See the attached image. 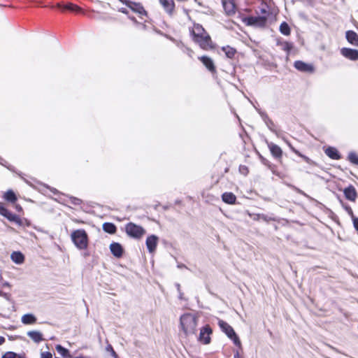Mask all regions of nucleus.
Segmentation results:
<instances>
[{
  "instance_id": "f257e3e1",
  "label": "nucleus",
  "mask_w": 358,
  "mask_h": 358,
  "mask_svg": "<svg viewBox=\"0 0 358 358\" xmlns=\"http://www.w3.org/2000/svg\"><path fill=\"white\" fill-rule=\"evenodd\" d=\"M180 326L185 336L196 334L197 317L191 313H185L180 317Z\"/></svg>"
},
{
  "instance_id": "ddd939ff",
  "label": "nucleus",
  "mask_w": 358,
  "mask_h": 358,
  "mask_svg": "<svg viewBox=\"0 0 358 358\" xmlns=\"http://www.w3.org/2000/svg\"><path fill=\"white\" fill-rule=\"evenodd\" d=\"M294 66L297 70L302 72H313L314 70L311 64H306L302 61H296Z\"/></svg>"
},
{
  "instance_id": "20e7f679",
  "label": "nucleus",
  "mask_w": 358,
  "mask_h": 358,
  "mask_svg": "<svg viewBox=\"0 0 358 358\" xmlns=\"http://www.w3.org/2000/svg\"><path fill=\"white\" fill-rule=\"evenodd\" d=\"M267 22L266 16L248 17L244 19V22L248 26L264 27Z\"/></svg>"
},
{
  "instance_id": "09e8293b",
  "label": "nucleus",
  "mask_w": 358,
  "mask_h": 358,
  "mask_svg": "<svg viewBox=\"0 0 358 358\" xmlns=\"http://www.w3.org/2000/svg\"><path fill=\"white\" fill-rule=\"evenodd\" d=\"M261 11H262V13H266V10L265 9H264V8L262 9Z\"/></svg>"
},
{
  "instance_id": "3c124183",
  "label": "nucleus",
  "mask_w": 358,
  "mask_h": 358,
  "mask_svg": "<svg viewBox=\"0 0 358 358\" xmlns=\"http://www.w3.org/2000/svg\"><path fill=\"white\" fill-rule=\"evenodd\" d=\"M75 358H83V357H75Z\"/></svg>"
},
{
  "instance_id": "39448f33",
  "label": "nucleus",
  "mask_w": 358,
  "mask_h": 358,
  "mask_svg": "<svg viewBox=\"0 0 358 358\" xmlns=\"http://www.w3.org/2000/svg\"><path fill=\"white\" fill-rule=\"evenodd\" d=\"M212 334V329L208 326L206 325L201 329L199 336L198 338V340L203 343V344H208L210 342V334Z\"/></svg>"
},
{
  "instance_id": "79ce46f5",
  "label": "nucleus",
  "mask_w": 358,
  "mask_h": 358,
  "mask_svg": "<svg viewBox=\"0 0 358 358\" xmlns=\"http://www.w3.org/2000/svg\"><path fill=\"white\" fill-rule=\"evenodd\" d=\"M299 156L301 157L303 159H304L307 162H310V159L308 157L304 156L301 154H299Z\"/></svg>"
},
{
  "instance_id": "393cba45",
  "label": "nucleus",
  "mask_w": 358,
  "mask_h": 358,
  "mask_svg": "<svg viewBox=\"0 0 358 358\" xmlns=\"http://www.w3.org/2000/svg\"><path fill=\"white\" fill-rule=\"evenodd\" d=\"M10 258L13 262L17 264L23 263L24 260V257L20 252H13L10 255Z\"/></svg>"
},
{
  "instance_id": "c03bdc74",
  "label": "nucleus",
  "mask_w": 358,
  "mask_h": 358,
  "mask_svg": "<svg viewBox=\"0 0 358 358\" xmlns=\"http://www.w3.org/2000/svg\"><path fill=\"white\" fill-rule=\"evenodd\" d=\"M5 341L6 339L4 337L0 336V345H1L5 342Z\"/></svg>"
},
{
  "instance_id": "a18cd8bd",
  "label": "nucleus",
  "mask_w": 358,
  "mask_h": 358,
  "mask_svg": "<svg viewBox=\"0 0 358 358\" xmlns=\"http://www.w3.org/2000/svg\"><path fill=\"white\" fill-rule=\"evenodd\" d=\"M234 358H240V355L238 352L234 355Z\"/></svg>"
},
{
  "instance_id": "423d86ee",
  "label": "nucleus",
  "mask_w": 358,
  "mask_h": 358,
  "mask_svg": "<svg viewBox=\"0 0 358 358\" xmlns=\"http://www.w3.org/2000/svg\"><path fill=\"white\" fill-rule=\"evenodd\" d=\"M0 215L6 217L10 222L17 223L18 224H21L20 218L17 215L11 213L2 205H0Z\"/></svg>"
},
{
  "instance_id": "58836bf2",
  "label": "nucleus",
  "mask_w": 358,
  "mask_h": 358,
  "mask_svg": "<svg viewBox=\"0 0 358 358\" xmlns=\"http://www.w3.org/2000/svg\"><path fill=\"white\" fill-rule=\"evenodd\" d=\"M108 355L110 357L108 358H117V355L116 354L114 350H113V351H110V353H108Z\"/></svg>"
},
{
  "instance_id": "6ab92c4d",
  "label": "nucleus",
  "mask_w": 358,
  "mask_h": 358,
  "mask_svg": "<svg viewBox=\"0 0 358 358\" xmlns=\"http://www.w3.org/2000/svg\"><path fill=\"white\" fill-rule=\"evenodd\" d=\"M346 39L350 44L358 46V35L356 32L348 31L346 32Z\"/></svg>"
},
{
  "instance_id": "de8ad7c7",
  "label": "nucleus",
  "mask_w": 358,
  "mask_h": 358,
  "mask_svg": "<svg viewBox=\"0 0 358 358\" xmlns=\"http://www.w3.org/2000/svg\"><path fill=\"white\" fill-rule=\"evenodd\" d=\"M178 268H186L185 265H184V264H179V265L178 266Z\"/></svg>"
},
{
  "instance_id": "b1692460",
  "label": "nucleus",
  "mask_w": 358,
  "mask_h": 358,
  "mask_svg": "<svg viewBox=\"0 0 358 358\" xmlns=\"http://www.w3.org/2000/svg\"><path fill=\"white\" fill-rule=\"evenodd\" d=\"M277 45L280 46L282 50L287 52V55H289L290 50L293 48V44L292 43L285 41L278 40Z\"/></svg>"
},
{
  "instance_id": "f3484780",
  "label": "nucleus",
  "mask_w": 358,
  "mask_h": 358,
  "mask_svg": "<svg viewBox=\"0 0 358 358\" xmlns=\"http://www.w3.org/2000/svg\"><path fill=\"white\" fill-rule=\"evenodd\" d=\"M268 146L272 155L275 159H280L282 157V150L278 145L273 143H268Z\"/></svg>"
},
{
  "instance_id": "a19ab883",
  "label": "nucleus",
  "mask_w": 358,
  "mask_h": 358,
  "mask_svg": "<svg viewBox=\"0 0 358 358\" xmlns=\"http://www.w3.org/2000/svg\"><path fill=\"white\" fill-rule=\"evenodd\" d=\"M113 348L111 345H108V346L106 348V350L108 353H110V351H113Z\"/></svg>"
},
{
  "instance_id": "c756f323",
  "label": "nucleus",
  "mask_w": 358,
  "mask_h": 358,
  "mask_svg": "<svg viewBox=\"0 0 358 358\" xmlns=\"http://www.w3.org/2000/svg\"><path fill=\"white\" fill-rule=\"evenodd\" d=\"M222 50L228 58H233L236 52V50L230 46L223 47Z\"/></svg>"
},
{
  "instance_id": "e433bc0d",
  "label": "nucleus",
  "mask_w": 358,
  "mask_h": 358,
  "mask_svg": "<svg viewBox=\"0 0 358 358\" xmlns=\"http://www.w3.org/2000/svg\"><path fill=\"white\" fill-rule=\"evenodd\" d=\"M41 358H52V355L50 352H43L41 354Z\"/></svg>"
},
{
  "instance_id": "4468645a",
  "label": "nucleus",
  "mask_w": 358,
  "mask_h": 358,
  "mask_svg": "<svg viewBox=\"0 0 358 358\" xmlns=\"http://www.w3.org/2000/svg\"><path fill=\"white\" fill-rule=\"evenodd\" d=\"M165 11L170 15L173 13L175 3L173 0H159Z\"/></svg>"
},
{
  "instance_id": "aec40b11",
  "label": "nucleus",
  "mask_w": 358,
  "mask_h": 358,
  "mask_svg": "<svg viewBox=\"0 0 358 358\" xmlns=\"http://www.w3.org/2000/svg\"><path fill=\"white\" fill-rule=\"evenodd\" d=\"M27 336L35 343H40L43 340L42 334L38 331H30L27 332Z\"/></svg>"
},
{
  "instance_id": "c9c22d12",
  "label": "nucleus",
  "mask_w": 358,
  "mask_h": 358,
  "mask_svg": "<svg viewBox=\"0 0 358 358\" xmlns=\"http://www.w3.org/2000/svg\"><path fill=\"white\" fill-rule=\"evenodd\" d=\"M229 338H231V340H233V341L236 345L241 347V341L236 334H235V336H229Z\"/></svg>"
},
{
  "instance_id": "a211bd4d",
  "label": "nucleus",
  "mask_w": 358,
  "mask_h": 358,
  "mask_svg": "<svg viewBox=\"0 0 358 358\" xmlns=\"http://www.w3.org/2000/svg\"><path fill=\"white\" fill-rule=\"evenodd\" d=\"M343 192L347 199L351 201H355L357 194L355 188L353 186H349L348 187L345 188Z\"/></svg>"
},
{
  "instance_id": "8fccbe9b",
  "label": "nucleus",
  "mask_w": 358,
  "mask_h": 358,
  "mask_svg": "<svg viewBox=\"0 0 358 358\" xmlns=\"http://www.w3.org/2000/svg\"><path fill=\"white\" fill-rule=\"evenodd\" d=\"M122 13H127V11L124 9L122 10Z\"/></svg>"
},
{
  "instance_id": "0eeeda50",
  "label": "nucleus",
  "mask_w": 358,
  "mask_h": 358,
  "mask_svg": "<svg viewBox=\"0 0 358 358\" xmlns=\"http://www.w3.org/2000/svg\"><path fill=\"white\" fill-rule=\"evenodd\" d=\"M158 241L159 238L156 235H150L147 237L145 244L150 253L155 252Z\"/></svg>"
},
{
  "instance_id": "cd10ccee",
  "label": "nucleus",
  "mask_w": 358,
  "mask_h": 358,
  "mask_svg": "<svg viewBox=\"0 0 358 358\" xmlns=\"http://www.w3.org/2000/svg\"><path fill=\"white\" fill-rule=\"evenodd\" d=\"M279 29H280V33L285 36H289L290 34L291 31H290L289 26L285 22H283L280 24Z\"/></svg>"
},
{
  "instance_id": "a878e982",
  "label": "nucleus",
  "mask_w": 358,
  "mask_h": 358,
  "mask_svg": "<svg viewBox=\"0 0 358 358\" xmlns=\"http://www.w3.org/2000/svg\"><path fill=\"white\" fill-rule=\"evenodd\" d=\"M103 230L110 234H113L116 232V226L111 222H105L103 224Z\"/></svg>"
},
{
  "instance_id": "f8f14e48",
  "label": "nucleus",
  "mask_w": 358,
  "mask_h": 358,
  "mask_svg": "<svg viewBox=\"0 0 358 358\" xmlns=\"http://www.w3.org/2000/svg\"><path fill=\"white\" fill-rule=\"evenodd\" d=\"M218 325L222 331L224 332L228 337L235 336V331L234 329L226 322L222 320H219Z\"/></svg>"
},
{
  "instance_id": "72a5a7b5",
  "label": "nucleus",
  "mask_w": 358,
  "mask_h": 358,
  "mask_svg": "<svg viewBox=\"0 0 358 358\" xmlns=\"http://www.w3.org/2000/svg\"><path fill=\"white\" fill-rule=\"evenodd\" d=\"M348 159L350 162L358 165V156L355 152H350L348 155Z\"/></svg>"
},
{
  "instance_id": "c85d7f7f",
  "label": "nucleus",
  "mask_w": 358,
  "mask_h": 358,
  "mask_svg": "<svg viewBox=\"0 0 358 358\" xmlns=\"http://www.w3.org/2000/svg\"><path fill=\"white\" fill-rule=\"evenodd\" d=\"M252 219L255 221H259V220H263L265 222H269L271 220H274V218L271 217H268L264 214H254L252 215Z\"/></svg>"
},
{
  "instance_id": "f03ea898",
  "label": "nucleus",
  "mask_w": 358,
  "mask_h": 358,
  "mask_svg": "<svg viewBox=\"0 0 358 358\" xmlns=\"http://www.w3.org/2000/svg\"><path fill=\"white\" fill-rule=\"evenodd\" d=\"M71 240L79 250H85L88 245V236L84 229H77L72 232Z\"/></svg>"
},
{
  "instance_id": "49530a36",
  "label": "nucleus",
  "mask_w": 358,
  "mask_h": 358,
  "mask_svg": "<svg viewBox=\"0 0 358 358\" xmlns=\"http://www.w3.org/2000/svg\"><path fill=\"white\" fill-rule=\"evenodd\" d=\"M269 124H273V122H272L271 120H268V122H266V124H267L268 127H269Z\"/></svg>"
},
{
  "instance_id": "9b49d317",
  "label": "nucleus",
  "mask_w": 358,
  "mask_h": 358,
  "mask_svg": "<svg viewBox=\"0 0 358 358\" xmlns=\"http://www.w3.org/2000/svg\"><path fill=\"white\" fill-rule=\"evenodd\" d=\"M124 3L134 12L137 13L140 15H146V11L140 3L129 1H124Z\"/></svg>"
},
{
  "instance_id": "2f4dec72",
  "label": "nucleus",
  "mask_w": 358,
  "mask_h": 358,
  "mask_svg": "<svg viewBox=\"0 0 358 358\" xmlns=\"http://www.w3.org/2000/svg\"><path fill=\"white\" fill-rule=\"evenodd\" d=\"M5 199L7 201H11V202H15L17 200V197H16L15 193L11 190L8 191L5 194Z\"/></svg>"
},
{
  "instance_id": "4c0bfd02",
  "label": "nucleus",
  "mask_w": 358,
  "mask_h": 358,
  "mask_svg": "<svg viewBox=\"0 0 358 358\" xmlns=\"http://www.w3.org/2000/svg\"><path fill=\"white\" fill-rule=\"evenodd\" d=\"M352 221L355 229L358 231V217H353Z\"/></svg>"
},
{
  "instance_id": "ea45409f",
  "label": "nucleus",
  "mask_w": 358,
  "mask_h": 358,
  "mask_svg": "<svg viewBox=\"0 0 358 358\" xmlns=\"http://www.w3.org/2000/svg\"><path fill=\"white\" fill-rule=\"evenodd\" d=\"M346 210H348V213L351 215L352 217V219L353 218L354 215H353V212H352V210L351 209L350 207H346Z\"/></svg>"
},
{
  "instance_id": "bb28decb",
  "label": "nucleus",
  "mask_w": 358,
  "mask_h": 358,
  "mask_svg": "<svg viewBox=\"0 0 358 358\" xmlns=\"http://www.w3.org/2000/svg\"><path fill=\"white\" fill-rule=\"evenodd\" d=\"M206 34L204 29L202 27V26L199 24H196L194 26V29L193 30V34L194 36V38H196L199 37L200 36H202L203 34Z\"/></svg>"
},
{
  "instance_id": "412c9836",
  "label": "nucleus",
  "mask_w": 358,
  "mask_h": 358,
  "mask_svg": "<svg viewBox=\"0 0 358 358\" xmlns=\"http://www.w3.org/2000/svg\"><path fill=\"white\" fill-rule=\"evenodd\" d=\"M222 201L228 204H234L236 201V196L231 192H224L222 195Z\"/></svg>"
},
{
  "instance_id": "6e6552de",
  "label": "nucleus",
  "mask_w": 358,
  "mask_h": 358,
  "mask_svg": "<svg viewBox=\"0 0 358 358\" xmlns=\"http://www.w3.org/2000/svg\"><path fill=\"white\" fill-rule=\"evenodd\" d=\"M195 41L199 43V45L203 49H208L209 48H211V39L208 34H205L202 36H200L199 37L195 38Z\"/></svg>"
},
{
  "instance_id": "1a4fd4ad",
  "label": "nucleus",
  "mask_w": 358,
  "mask_h": 358,
  "mask_svg": "<svg viewBox=\"0 0 358 358\" xmlns=\"http://www.w3.org/2000/svg\"><path fill=\"white\" fill-rule=\"evenodd\" d=\"M341 55L353 61L358 60V50L348 48H343L341 50Z\"/></svg>"
},
{
  "instance_id": "473e14b6",
  "label": "nucleus",
  "mask_w": 358,
  "mask_h": 358,
  "mask_svg": "<svg viewBox=\"0 0 358 358\" xmlns=\"http://www.w3.org/2000/svg\"><path fill=\"white\" fill-rule=\"evenodd\" d=\"M64 9L70 10L71 11L74 12H80L81 10V8L78 6L77 5L73 4V3H68L64 7Z\"/></svg>"
},
{
  "instance_id": "4be33fe9",
  "label": "nucleus",
  "mask_w": 358,
  "mask_h": 358,
  "mask_svg": "<svg viewBox=\"0 0 358 358\" xmlns=\"http://www.w3.org/2000/svg\"><path fill=\"white\" fill-rule=\"evenodd\" d=\"M21 321L24 324H33L36 322V317L31 313L22 316Z\"/></svg>"
},
{
  "instance_id": "2eb2a0df",
  "label": "nucleus",
  "mask_w": 358,
  "mask_h": 358,
  "mask_svg": "<svg viewBox=\"0 0 358 358\" xmlns=\"http://www.w3.org/2000/svg\"><path fill=\"white\" fill-rule=\"evenodd\" d=\"M199 59L203 63V64L210 71H215V66L213 59L208 56H202L199 57Z\"/></svg>"
},
{
  "instance_id": "9d476101",
  "label": "nucleus",
  "mask_w": 358,
  "mask_h": 358,
  "mask_svg": "<svg viewBox=\"0 0 358 358\" xmlns=\"http://www.w3.org/2000/svg\"><path fill=\"white\" fill-rule=\"evenodd\" d=\"M223 8L228 15L236 13V4L234 0H222Z\"/></svg>"
},
{
  "instance_id": "7c9ffc66",
  "label": "nucleus",
  "mask_w": 358,
  "mask_h": 358,
  "mask_svg": "<svg viewBox=\"0 0 358 358\" xmlns=\"http://www.w3.org/2000/svg\"><path fill=\"white\" fill-rule=\"evenodd\" d=\"M56 350L59 354H60L63 357H70L69 352L67 349L64 348L60 345H56Z\"/></svg>"
},
{
  "instance_id": "37998d69",
  "label": "nucleus",
  "mask_w": 358,
  "mask_h": 358,
  "mask_svg": "<svg viewBox=\"0 0 358 358\" xmlns=\"http://www.w3.org/2000/svg\"><path fill=\"white\" fill-rule=\"evenodd\" d=\"M80 199H77V198H73V203L74 204H79V203H80Z\"/></svg>"
},
{
  "instance_id": "dca6fc26",
  "label": "nucleus",
  "mask_w": 358,
  "mask_h": 358,
  "mask_svg": "<svg viewBox=\"0 0 358 358\" xmlns=\"http://www.w3.org/2000/svg\"><path fill=\"white\" fill-rule=\"evenodd\" d=\"M110 250L111 253L117 258H120L122 256L123 248L122 245L118 243H113L110 245Z\"/></svg>"
},
{
  "instance_id": "5701e85b",
  "label": "nucleus",
  "mask_w": 358,
  "mask_h": 358,
  "mask_svg": "<svg viewBox=\"0 0 358 358\" xmlns=\"http://www.w3.org/2000/svg\"><path fill=\"white\" fill-rule=\"evenodd\" d=\"M325 154L333 159H339L341 158V155H339L338 150L333 148V147H329L325 150Z\"/></svg>"
},
{
  "instance_id": "7ed1b4c3",
  "label": "nucleus",
  "mask_w": 358,
  "mask_h": 358,
  "mask_svg": "<svg viewBox=\"0 0 358 358\" xmlns=\"http://www.w3.org/2000/svg\"><path fill=\"white\" fill-rule=\"evenodd\" d=\"M125 230L128 236L136 239H140L145 234V230L142 227L133 222L128 223Z\"/></svg>"
},
{
  "instance_id": "f704fd0d",
  "label": "nucleus",
  "mask_w": 358,
  "mask_h": 358,
  "mask_svg": "<svg viewBox=\"0 0 358 358\" xmlns=\"http://www.w3.org/2000/svg\"><path fill=\"white\" fill-rule=\"evenodd\" d=\"M19 355L13 352H6L1 358H17Z\"/></svg>"
}]
</instances>
